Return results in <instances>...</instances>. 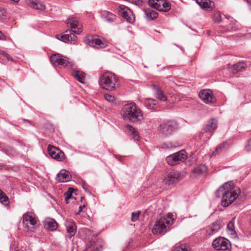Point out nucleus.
Returning a JSON list of instances; mask_svg holds the SVG:
<instances>
[{
	"instance_id": "obj_45",
	"label": "nucleus",
	"mask_w": 251,
	"mask_h": 251,
	"mask_svg": "<svg viewBox=\"0 0 251 251\" xmlns=\"http://www.w3.org/2000/svg\"><path fill=\"white\" fill-rule=\"evenodd\" d=\"M246 149L247 151H251V138L249 139L246 145Z\"/></svg>"
},
{
	"instance_id": "obj_3",
	"label": "nucleus",
	"mask_w": 251,
	"mask_h": 251,
	"mask_svg": "<svg viewBox=\"0 0 251 251\" xmlns=\"http://www.w3.org/2000/svg\"><path fill=\"white\" fill-rule=\"evenodd\" d=\"M122 114L124 119L129 120L132 123L141 121L144 119L142 110L134 102L124 105L122 108Z\"/></svg>"
},
{
	"instance_id": "obj_12",
	"label": "nucleus",
	"mask_w": 251,
	"mask_h": 251,
	"mask_svg": "<svg viewBox=\"0 0 251 251\" xmlns=\"http://www.w3.org/2000/svg\"><path fill=\"white\" fill-rule=\"evenodd\" d=\"M199 97L206 104H211L215 101L213 92L210 90H202L199 93Z\"/></svg>"
},
{
	"instance_id": "obj_22",
	"label": "nucleus",
	"mask_w": 251,
	"mask_h": 251,
	"mask_svg": "<svg viewBox=\"0 0 251 251\" xmlns=\"http://www.w3.org/2000/svg\"><path fill=\"white\" fill-rule=\"evenodd\" d=\"M0 151L9 156H14L17 154L16 151L13 148L6 146L4 143H0Z\"/></svg>"
},
{
	"instance_id": "obj_7",
	"label": "nucleus",
	"mask_w": 251,
	"mask_h": 251,
	"mask_svg": "<svg viewBox=\"0 0 251 251\" xmlns=\"http://www.w3.org/2000/svg\"><path fill=\"white\" fill-rule=\"evenodd\" d=\"M187 153L184 150H181L176 153L170 154L166 158V161L170 166H174L187 159Z\"/></svg>"
},
{
	"instance_id": "obj_13",
	"label": "nucleus",
	"mask_w": 251,
	"mask_h": 251,
	"mask_svg": "<svg viewBox=\"0 0 251 251\" xmlns=\"http://www.w3.org/2000/svg\"><path fill=\"white\" fill-rule=\"evenodd\" d=\"M48 152L49 155L53 159L58 161H61L64 158V153L58 148L51 146L49 145Z\"/></svg>"
},
{
	"instance_id": "obj_42",
	"label": "nucleus",
	"mask_w": 251,
	"mask_h": 251,
	"mask_svg": "<svg viewBox=\"0 0 251 251\" xmlns=\"http://www.w3.org/2000/svg\"><path fill=\"white\" fill-rule=\"evenodd\" d=\"M35 8L36 9L43 10L45 9V5L43 3L37 0Z\"/></svg>"
},
{
	"instance_id": "obj_36",
	"label": "nucleus",
	"mask_w": 251,
	"mask_h": 251,
	"mask_svg": "<svg viewBox=\"0 0 251 251\" xmlns=\"http://www.w3.org/2000/svg\"><path fill=\"white\" fill-rule=\"evenodd\" d=\"M226 143H223L222 144H220L219 146L216 147V148L215 149V151H213L212 155H216L218 154L219 152L222 151L223 149L226 147Z\"/></svg>"
},
{
	"instance_id": "obj_30",
	"label": "nucleus",
	"mask_w": 251,
	"mask_h": 251,
	"mask_svg": "<svg viewBox=\"0 0 251 251\" xmlns=\"http://www.w3.org/2000/svg\"><path fill=\"white\" fill-rule=\"evenodd\" d=\"M207 168L205 165H201L195 168L192 173L198 175H201L206 172Z\"/></svg>"
},
{
	"instance_id": "obj_19",
	"label": "nucleus",
	"mask_w": 251,
	"mask_h": 251,
	"mask_svg": "<svg viewBox=\"0 0 251 251\" xmlns=\"http://www.w3.org/2000/svg\"><path fill=\"white\" fill-rule=\"evenodd\" d=\"M71 178L70 173L66 170H61L57 175L56 179L59 182H66Z\"/></svg>"
},
{
	"instance_id": "obj_10",
	"label": "nucleus",
	"mask_w": 251,
	"mask_h": 251,
	"mask_svg": "<svg viewBox=\"0 0 251 251\" xmlns=\"http://www.w3.org/2000/svg\"><path fill=\"white\" fill-rule=\"evenodd\" d=\"M23 223L25 227L32 228L35 226L37 222L38 219L35 215L32 212H26L23 215Z\"/></svg>"
},
{
	"instance_id": "obj_23",
	"label": "nucleus",
	"mask_w": 251,
	"mask_h": 251,
	"mask_svg": "<svg viewBox=\"0 0 251 251\" xmlns=\"http://www.w3.org/2000/svg\"><path fill=\"white\" fill-rule=\"evenodd\" d=\"M157 9L160 11L167 12L171 9V5L165 0H158Z\"/></svg>"
},
{
	"instance_id": "obj_11",
	"label": "nucleus",
	"mask_w": 251,
	"mask_h": 251,
	"mask_svg": "<svg viewBox=\"0 0 251 251\" xmlns=\"http://www.w3.org/2000/svg\"><path fill=\"white\" fill-rule=\"evenodd\" d=\"M119 12L122 17L128 23L132 24L135 21L132 11L127 7L121 5L118 7Z\"/></svg>"
},
{
	"instance_id": "obj_29",
	"label": "nucleus",
	"mask_w": 251,
	"mask_h": 251,
	"mask_svg": "<svg viewBox=\"0 0 251 251\" xmlns=\"http://www.w3.org/2000/svg\"><path fill=\"white\" fill-rule=\"evenodd\" d=\"M221 227L220 223L219 222H214L212 225L207 230V234L211 235L217 232Z\"/></svg>"
},
{
	"instance_id": "obj_26",
	"label": "nucleus",
	"mask_w": 251,
	"mask_h": 251,
	"mask_svg": "<svg viewBox=\"0 0 251 251\" xmlns=\"http://www.w3.org/2000/svg\"><path fill=\"white\" fill-rule=\"evenodd\" d=\"M145 18L148 20H152L158 17V13L154 10L151 9H146L144 11Z\"/></svg>"
},
{
	"instance_id": "obj_37",
	"label": "nucleus",
	"mask_w": 251,
	"mask_h": 251,
	"mask_svg": "<svg viewBox=\"0 0 251 251\" xmlns=\"http://www.w3.org/2000/svg\"><path fill=\"white\" fill-rule=\"evenodd\" d=\"M190 250L188 246L181 245L179 246L176 247L173 251H190Z\"/></svg>"
},
{
	"instance_id": "obj_38",
	"label": "nucleus",
	"mask_w": 251,
	"mask_h": 251,
	"mask_svg": "<svg viewBox=\"0 0 251 251\" xmlns=\"http://www.w3.org/2000/svg\"><path fill=\"white\" fill-rule=\"evenodd\" d=\"M176 145L171 142H166L162 145L161 148L162 149H172L175 148Z\"/></svg>"
},
{
	"instance_id": "obj_48",
	"label": "nucleus",
	"mask_w": 251,
	"mask_h": 251,
	"mask_svg": "<svg viewBox=\"0 0 251 251\" xmlns=\"http://www.w3.org/2000/svg\"><path fill=\"white\" fill-rule=\"evenodd\" d=\"M227 29L228 30H235V28L234 27H233V26H231L230 25L228 26Z\"/></svg>"
},
{
	"instance_id": "obj_14",
	"label": "nucleus",
	"mask_w": 251,
	"mask_h": 251,
	"mask_svg": "<svg viewBox=\"0 0 251 251\" xmlns=\"http://www.w3.org/2000/svg\"><path fill=\"white\" fill-rule=\"evenodd\" d=\"M85 42L90 46L96 48H101L104 45L101 40L92 35L87 36L85 39Z\"/></svg>"
},
{
	"instance_id": "obj_32",
	"label": "nucleus",
	"mask_w": 251,
	"mask_h": 251,
	"mask_svg": "<svg viewBox=\"0 0 251 251\" xmlns=\"http://www.w3.org/2000/svg\"><path fill=\"white\" fill-rule=\"evenodd\" d=\"M235 217H234L231 221L228 224L227 226V228L228 230L230 232V234L232 235H235L236 234V232L234 228V220Z\"/></svg>"
},
{
	"instance_id": "obj_33",
	"label": "nucleus",
	"mask_w": 251,
	"mask_h": 251,
	"mask_svg": "<svg viewBox=\"0 0 251 251\" xmlns=\"http://www.w3.org/2000/svg\"><path fill=\"white\" fill-rule=\"evenodd\" d=\"M0 202L4 205H7L8 203V198L1 189H0Z\"/></svg>"
},
{
	"instance_id": "obj_46",
	"label": "nucleus",
	"mask_w": 251,
	"mask_h": 251,
	"mask_svg": "<svg viewBox=\"0 0 251 251\" xmlns=\"http://www.w3.org/2000/svg\"><path fill=\"white\" fill-rule=\"evenodd\" d=\"M0 54H2V55L4 57H5L7 60H8V61L12 60L9 55L6 52H5L2 51H0Z\"/></svg>"
},
{
	"instance_id": "obj_21",
	"label": "nucleus",
	"mask_w": 251,
	"mask_h": 251,
	"mask_svg": "<svg viewBox=\"0 0 251 251\" xmlns=\"http://www.w3.org/2000/svg\"><path fill=\"white\" fill-rule=\"evenodd\" d=\"M217 128V120L215 119H211L207 122L204 127V130L206 132L213 133Z\"/></svg>"
},
{
	"instance_id": "obj_18",
	"label": "nucleus",
	"mask_w": 251,
	"mask_h": 251,
	"mask_svg": "<svg viewBox=\"0 0 251 251\" xmlns=\"http://www.w3.org/2000/svg\"><path fill=\"white\" fill-rule=\"evenodd\" d=\"M44 227L50 231L55 230L57 228V224L56 222L53 219L50 218H47L43 222Z\"/></svg>"
},
{
	"instance_id": "obj_39",
	"label": "nucleus",
	"mask_w": 251,
	"mask_h": 251,
	"mask_svg": "<svg viewBox=\"0 0 251 251\" xmlns=\"http://www.w3.org/2000/svg\"><path fill=\"white\" fill-rule=\"evenodd\" d=\"M214 20L215 22L219 23L222 21L221 16L219 11H216L214 14Z\"/></svg>"
},
{
	"instance_id": "obj_35",
	"label": "nucleus",
	"mask_w": 251,
	"mask_h": 251,
	"mask_svg": "<svg viewBox=\"0 0 251 251\" xmlns=\"http://www.w3.org/2000/svg\"><path fill=\"white\" fill-rule=\"evenodd\" d=\"M104 98L106 101L109 102L114 103L116 101V98L112 94L105 93L104 95Z\"/></svg>"
},
{
	"instance_id": "obj_43",
	"label": "nucleus",
	"mask_w": 251,
	"mask_h": 251,
	"mask_svg": "<svg viewBox=\"0 0 251 251\" xmlns=\"http://www.w3.org/2000/svg\"><path fill=\"white\" fill-rule=\"evenodd\" d=\"M25 1L28 5L35 8L37 0H25Z\"/></svg>"
},
{
	"instance_id": "obj_27",
	"label": "nucleus",
	"mask_w": 251,
	"mask_h": 251,
	"mask_svg": "<svg viewBox=\"0 0 251 251\" xmlns=\"http://www.w3.org/2000/svg\"><path fill=\"white\" fill-rule=\"evenodd\" d=\"M125 128L129 132V133L132 135V138L134 140L137 141L139 139L140 136L138 132L132 126L129 125H126L125 126Z\"/></svg>"
},
{
	"instance_id": "obj_41",
	"label": "nucleus",
	"mask_w": 251,
	"mask_h": 251,
	"mask_svg": "<svg viewBox=\"0 0 251 251\" xmlns=\"http://www.w3.org/2000/svg\"><path fill=\"white\" fill-rule=\"evenodd\" d=\"M149 4L152 7L157 9L158 5V0H149Z\"/></svg>"
},
{
	"instance_id": "obj_40",
	"label": "nucleus",
	"mask_w": 251,
	"mask_h": 251,
	"mask_svg": "<svg viewBox=\"0 0 251 251\" xmlns=\"http://www.w3.org/2000/svg\"><path fill=\"white\" fill-rule=\"evenodd\" d=\"M69 191H68L67 193H65L64 196H65V201H68L71 198L72 196V192L73 191V189L72 188H69Z\"/></svg>"
},
{
	"instance_id": "obj_25",
	"label": "nucleus",
	"mask_w": 251,
	"mask_h": 251,
	"mask_svg": "<svg viewBox=\"0 0 251 251\" xmlns=\"http://www.w3.org/2000/svg\"><path fill=\"white\" fill-rule=\"evenodd\" d=\"M146 107L150 109H156L157 108V101L153 99H146L144 100Z\"/></svg>"
},
{
	"instance_id": "obj_9",
	"label": "nucleus",
	"mask_w": 251,
	"mask_h": 251,
	"mask_svg": "<svg viewBox=\"0 0 251 251\" xmlns=\"http://www.w3.org/2000/svg\"><path fill=\"white\" fill-rule=\"evenodd\" d=\"M213 247L218 251H229L231 246L229 240L224 237H219L212 243Z\"/></svg>"
},
{
	"instance_id": "obj_31",
	"label": "nucleus",
	"mask_w": 251,
	"mask_h": 251,
	"mask_svg": "<svg viewBox=\"0 0 251 251\" xmlns=\"http://www.w3.org/2000/svg\"><path fill=\"white\" fill-rule=\"evenodd\" d=\"M72 75L81 83H84V75L82 72L74 71L72 73Z\"/></svg>"
},
{
	"instance_id": "obj_28",
	"label": "nucleus",
	"mask_w": 251,
	"mask_h": 251,
	"mask_svg": "<svg viewBox=\"0 0 251 251\" xmlns=\"http://www.w3.org/2000/svg\"><path fill=\"white\" fill-rule=\"evenodd\" d=\"M245 66L246 64L244 62H239L232 65L230 68V71L233 74H235L238 72L241 71L242 69L245 68Z\"/></svg>"
},
{
	"instance_id": "obj_15",
	"label": "nucleus",
	"mask_w": 251,
	"mask_h": 251,
	"mask_svg": "<svg viewBox=\"0 0 251 251\" xmlns=\"http://www.w3.org/2000/svg\"><path fill=\"white\" fill-rule=\"evenodd\" d=\"M197 3L203 9L210 11L214 7V2L210 0H196Z\"/></svg>"
},
{
	"instance_id": "obj_1",
	"label": "nucleus",
	"mask_w": 251,
	"mask_h": 251,
	"mask_svg": "<svg viewBox=\"0 0 251 251\" xmlns=\"http://www.w3.org/2000/svg\"><path fill=\"white\" fill-rule=\"evenodd\" d=\"M240 190L234 187L232 181L225 183L216 191L217 197L222 198V204L224 207L228 206L239 196Z\"/></svg>"
},
{
	"instance_id": "obj_20",
	"label": "nucleus",
	"mask_w": 251,
	"mask_h": 251,
	"mask_svg": "<svg viewBox=\"0 0 251 251\" xmlns=\"http://www.w3.org/2000/svg\"><path fill=\"white\" fill-rule=\"evenodd\" d=\"M65 226L68 233L70 234L69 238H71L75 234L76 230V226L72 220H67L65 222Z\"/></svg>"
},
{
	"instance_id": "obj_50",
	"label": "nucleus",
	"mask_w": 251,
	"mask_h": 251,
	"mask_svg": "<svg viewBox=\"0 0 251 251\" xmlns=\"http://www.w3.org/2000/svg\"><path fill=\"white\" fill-rule=\"evenodd\" d=\"M82 207L80 206V207H79V212L81 211H82Z\"/></svg>"
},
{
	"instance_id": "obj_8",
	"label": "nucleus",
	"mask_w": 251,
	"mask_h": 251,
	"mask_svg": "<svg viewBox=\"0 0 251 251\" xmlns=\"http://www.w3.org/2000/svg\"><path fill=\"white\" fill-rule=\"evenodd\" d=\"M50 59L54 66L61 65L63 67H72L73 65V63L70 61L68 58L58 53L52 55Z\"/></svg>"
},
{
	"instance_id": "obj_49",
	"label": "nucleus",
	"mask_w": 251,
	"mask_h": 251,
	"mask_svg": "<svg viewBox=\"0 0 251 251\" xmlns=\"http://www.w3.org/2000/svg\"><path fill=\"white\" fill-rule=\"evenodd\" d=\"M0 40H5V36L2 34V32L0 31Z\"/></svg>"
},
{
	"instance_id": "obj_2",
	"label": "nucleus",
	"mask_w": 251,
	"mask_h": 251,
	"mask_svg": "<svg viewBox=\"0 0 251 251\" xmlns=\"http://www.w3.org/2000/svg\"><path fill=\"white\" fill-rule=\"evenodd\" d=\"M67 25L70 29H67L61 35H57L56 37L63 42L75 44L76 42V36L73 34H79L81 32L82 25L78 22L75 18H72L68 20Z\"/></svg>"
},
{
	"instance_id": "obj_47",
	"label": "nucleus",
	"mask_w": 251,
	"mask_h": 251,
	"mask_svg": "<svg viewBox=\"0 0 251 251\" xmlns=\"http://www.w3.org/2000/svg\"><path fill=\"white\" fill-rule=\"evenodd\" d=\"M5 16V11L3 9L0 8V17L1 16Z\"/></svg>"
},
{
	"instance_id": "obj_4",
	"label": "nucleus",
	"mask_w": 251,
	"mask_h": 251,
	"mask_svg": "<svg viewBox=\"0 0 251 251\" xmlns=\"http://www.w3.org/2000/svg\"><path fill=\"white\" fill-rule=\"evenodd\" d=\"M118 81V79L116 75L109 71L101 74L99 78V84L100 87L106 91L115 90Z\"/></svg>"
},
{
	"instance_id": "obj_16",
	"label": "nucleus",
	"mask_w": 251,
	"mask_h": 251,
	"mask_svg": "<svg viewBox=\"0 0 251 251\" xmlns=\"http://www.w3.org/2000/svg\"><path fill=\"white\" fill-rule=\"evenodd\" d=\"M180 177V174L176 171H172L167 175L165 177V183L168 185L174 183Z\"/></svg>"
},
{
	"instance_id": "obj_6",
	"label": "nucleus",
	"mask_w": 251,
	"mask_h": 251,
	"mask_svg": "<svg viewBox=\"0 0 251 251\" xmlns=\"http://www.w3.org/2000/svg\"><path fill=\"white\" fill-rule=\"evenodd\" d=\"M178 128V124L175 121H167L161 124L158 129L159 133L164 136L172 134Z\"/></svg>"
},
{
	"instance_id": "obj_44",
	"label": "nucleus",
	"mask_w": 251,
	"mask_h": 251,
	"mask_svg": "<svg viewBox=\"0 0 251 251\" xmlns=\"http://www.w3.org/2000/svg\"><path fill=\"white\" fill-rule=\"evenodd\" d=\"M140 213V211H138L137 212H132L131 217L132 221H135L137 220L139 218Z\"/></svg>"
},
{
	"instance_id": "obj_5",
	"label": "nucleus",
	"mask_w": 251,
	"mask_h": 251,
	"mask_svg": "<svg viewBox=\"0 0 251 251\" xmlns=\"http://www.w3.org/2000/svg\"><path fill=\"white\" fill-rule=\"evenodd\" d=\"M175 220L176 216L172 214L164 216L156 221L152 229V233L154 234H164L167 231V227L172 225Z\"/></svg>"
},
{
	"instance_id": "obj_34",
	"label": "nucleus",
	"mask_w": 251,
	"mask_h": 251,
	"mask_svg": "<svg viewBox=\"0 0 251 251\" xmlns=\"http://www.w3.org/2000/svg\"><path fill=\"white\" fill-rule=\"evenodd\" d=\"M95 243L93 241H90L87 244V246L83 251H96L95 247Z\"/></svg>"
},
{
	"instance_id": "obj_17",
	"label": "nucleus",
	"mask_w": 251,
	"mask_h": 251,
	"mask_svg": "<svg viewBox=\"0 0 251 251\" xmlns=\"http://www.w3.org/2000/svg\"><path fill=\"white\" fill-rule=\"evenodd\" d=\"M152 87L153 88L154 96L156 99L162 101L167 100V96L159 86L153 84L152 85Z\"/></svg>"
},
{
	"instance_id": "obj_24",
	"label": "nucleus",
	"mask_w": 251,
	"mask_h": 251,
	"mask_svg": "<svg viewBox=\"0 0 251 251\" xmlns=\"http://www.w3.org/2000/svg\"><path fill=\"white\" fill-rule=\"evenodd\" d=\"M101 17L104 21L109 23L113 22L116 19V16L107 11H103L102 12Z\"/></svg>"
}]
</instances>
